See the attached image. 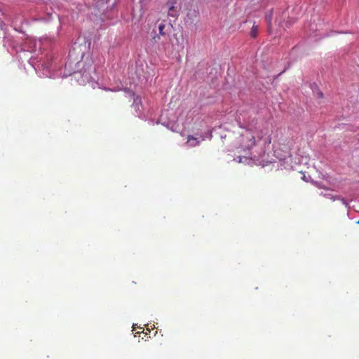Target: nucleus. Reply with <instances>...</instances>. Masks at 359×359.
Wrapping results in <instances>:
<instances>
[{
  "label": "nucleus",
  "mask_w": 359,
  "mask_h": 359,
  "mask_svg": "<svg viewBox=\"0 0 359 359\" xmlns=\"http://www.w3.org/2000/svg\"><path fill=\"white\" fill-rule=\"evenodd\" d=\"M241 142L244 149H250L255 146L257 140L251 130H247L245 133L242 135Z\"/></svg>",
  "instance_id": "obj_1"
},
{
  "label": "nucleus",
  "mask_w": 359,
  "mask_h": 359,
  "mask_svg": "<svg viewBox=\"0 0 359 359\" xmlns=\"http://www.w3.org/2000/svg\"><path fill=\"white\" fill-rule=\"evenodd\" d=\"M168 8V15L177 18L179 15L180 6L179 0H168L165 4Z\"/></svg>",
  "instance_id": "obj_2"
},
{
  "label": "nucleus",
  "mask_w": 359,
  "mask_h": 359,
  "mask_svg": "<svg viewBox=\"0 0 359 359\" xmlns=\"http://www.w3.org/2000/svg\"><path fill=\"white\" fill-rule=\"evenodd\" d=\"M257 142H262L264 147H269L271 143V137L269 135V130L266 128H262L257 132Z\"/></svg>",
  "instance_id": "obj_3"
},
{
  "label": "nucleus",
  "mask_w": 359,
  "mask_h": 359,
  "mask_svg": "<svg viewBox=\"0 0 359 359\" xmlns=\"http://www.w3.org/2000/svg\"><path fill=\"white\" fill-rule=\"evenodd\" d=\"M171 28L172 25L170 23H165L164 21L161 22L158 25L159 35L154 36V40L155 41H158L160 40V35L165 36L170 32Z\"/></svg>",
  "instance_id": "obj_4"
},
{
  "label": "nucleus",
  "mask_w": 359,
  "mask_h": 359,
  "mask_svg": "<svg viewBox=\"0 0 359 359\" xmlns=\"http://www.w3.org/2000/svg\"><path fill=\"white\" fill-rule=\"evenodd\" d=\"M201 141L193 135H189L187 137V143L189 144L190 147H196L199 144Z\"/></svg>",
  "instance_id": "obj_5"
},
{
  "label": "nucleus",
  "mask_w": 359,
  "mask_h": 359,
  "mask_svg": "<svg viewBox=\"0 0 359 359\" xmlns=\"http://www.w3.org/2000/svg\"><path fill=\"white\" fill-rule=\"evenodd\" d=\"M172 48L173 50H182L184 48V46L182 43L180 42L179 39L176 37V43L172 45Z\"/></svg>",
  "instance_id": "obj_6"
},
{
  "label": "nucleus",
  "mask_w": 359,
  "mask_h": 359,
  "mask_svg": "<svg viewBox=\"0 0 359 359\" xmlns=\"http://www.w3.org/2000/svg\"><path fill=\"white\" fill-rule=\"evenodd\" d=\"M250 36L252 38H256L258 34V26L253 25L251 31L250 32Z\"/></svg>",
  "instance_id": "obj_7"
},
{
  "label": "nucleus",
  "mask_w": 359,
  "mask_h": 359,
  "mask_svg": "<svg viewBox=\"0 0 359 359\" xmlns=\"http://www.w3.org/2000/svg\"><path fill=\"white\" fill-rule=\"evenodd\" d=\"M83 76L85 77V79H86V81H88V80H89V79L90 78V74H89V73H86V72H83Z\"/></svg>",
  "instance_id": "obj_8"
},
{
  "label": "nucleus",
  "mask_w": 359,
  "mask_h": 359,
  "mask_svg": "<svg viewBox=\"0 0 359 359\" xmlns=\"http://www.w3.org/2000/svg\"><path fill=\"white\" fill-rule=\"evenodd\" d=\"M333 200H336V199H341L343 202L344 204H346V201L344 198H341L339 196H334V197H332V198Z\"/></svg>",
  "instance_id": "obj_9"
},
{
  "label": "nucleus",
  "mask_w": 359,
  "mask_h": 359,
  "mask_svg": "<svg viewBox=\"0 0 359 359\" xmlns=\"http://www.w3.org/2000/svg\"><path fill=\"white\" fill-rule=\"evenodd\" d=\"M318 97L319 98H323V92H322V91L318 90Z\"/></svg>",
  "instance_id": "obj_10"
},
{
  "label": "nucleus",
  "mask_w": 359,
  "mask_h": 359,
  "mask_svg": "<svg viewBox=\"0 0 359 359\" xmlns=\"http://www.w3.org/2000/svg\"><path fill=\"white\" fill-rule=\"evenodd\" d=\"M163 48H164L165 50L170 49L169 46H168V45H167V44H164V45H163Z\"/></svg>",
  "instance_id": "obj_11"
},
{
  "label": "nucleus",
  "mask_w": 359,
  "mask_h": 359,
  "mask_svg": "<svg viewBox=\"0 0 359 359\" xmlns=\"http://www.w3.org/2000/svg\"><path fill=\"white\" fill-rule=\"evenodd\" d=\"M140 102V100L139 99V97H137L134 100V103H137V102Z\"/></svg>",
  "instance_id": "obj_12"
},
{
  "label": "nucleus",
  "mask_w": 359,
  "mask_h": 359,
  "mask_svg": "<svg viewBox=\"0 0 359 359\" xmlns=\"http://www.w3.org/2000/svg\"><path fill=\"white\" fill-rule=\"evenodd\" d=\"M278 157L280 159H281V158H285V156H278Z\"/></svg>",
  "instance_id": "obj_13"
},
{
  "label": "nucleus",
  "mask_w": 359,
  "mask_h": 359,
  "mask_svg": "<svg viewBox=\"0 0 359 359\" xmlns=\"http://www.w3.org/2000/svg\"><path fill=\"white\" fill-rule=\"evenodd\" d=\"M356 223L359 224V220L358 222H356Z\"/></svg>",
  "instance_id": "obj_14"
}]
</instances>
